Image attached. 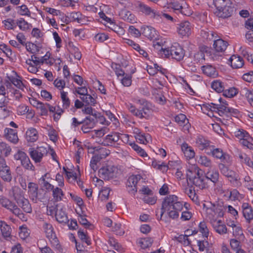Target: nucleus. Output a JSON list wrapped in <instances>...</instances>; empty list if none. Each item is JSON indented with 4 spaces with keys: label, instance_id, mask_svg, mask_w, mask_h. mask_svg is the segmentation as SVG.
I'll return each mask as SVG.
<instances>
[{
    "label": "nucleus",
    "instance_id": "nucleus-49",
    "mask_svg": "<svg viewBox=\"0 0 253 253\" xmlns=\"http://www.w3.org/2000/svg\"><path fill=\"white\" fill-rule=\"evenodd\" d=\"M61 98L63 109H67L70 105V100L67 96V92L62 91L61 92Z\"/></svg>",
    "mask_w": 253,
    "mask_h": 253
},
{
    "label": "nucleus",
    "instance_id": "nucleus-32",
    "mask_svg": "<svg viewBox=\"0 0 253 253\" xmlns=\"http://www.w3.org/2000/svg\"><path fill=\"white\" fill-rule=\"evenodd\" d=\"M198 163L201 166L208 168H212V162L211 160L205 155L200 156L197 160Z\"/></svg>",
    "mask_w": 253,
    "mask_h": 253
},
{
    "label": "nucleus",
    "instance_id": "nucleus-7",
    "mask_svg": "<svg viewBox=\"0 0 253 253\" xmlns=\"http://www.w3.org/2000/svg\"><path fill=\"white\" fill-rule=\"evenodd\" d=\"M42 227L46 237L49 239L52 245L57 249L60 248L59 241L56 236L52 225L47 222H44Z\"/></svg>",
    "mask_w": 253,
    "mask_h": 253
},
{
    "label": "nucleus",
    "instance_id": "nucleus-25",
    "mask_svg": "<svg viewBox=\"0 0 253 253\" xmlns=\"http://www.w3.org/2000/svg\"><path fill=\"white\" fill-rule=\"evenodd\" d=\"M229 62L231 67L235 69L240 68L244 64L243 59L238 55H232L229 59Z\"/></svg>",
    "mask_w": 253,
    "mask_h": 253
},
{
    "label": "nucleus",
    "instance_id": "nucleus-13",
    "mask_svg": "<svg viewBox=\"0 0 253 253\" xmlns=\"http://www.w3.org/2000/svg\"><path fill=\"white\" fill-rule=\"evenodd\" d=\"M119 133L112 132L105 136L103 139L102 144L105 146L117 147L120 143Z\"/></svg>",
    "mask_w": 253,
    "mask_h": 253
},
{
    "label": "nucleus",
    "instance_id": "nucleus-24",
    "mask_svg": "<svg viewBox=\"0 0 253 253\" xmlns=\"http://www.w3.org/2000/svg\"><path fill=\"white\" fill-rule=\"evenodd\" d=\"M228 45L227 42L221 39L214 40L213 47L217 52H223L227 48Z\"/></svg>",
    "mask_w": 253,
    "mask_h": 253
},
{
    "label": "nucleus",
    "instance_id": "nucleus-15",
    "mask_svg": "<svg viewBox=\"0 0 253 253\" xmlns=\"http://www.w3.org/2000/svg\"><path fill=\"white\" fill-rule=\"evenodd\" d=\"M192 26L187 21L181 22L177 27L178 34L182 37H188L191 33Z\"/></svg>",
    "mask_w": 253,
    "mask_h": 253
},
{
    "label": "nucleus",
    "instance_id": "nucleus-52",
    "mask_svg": "<svg viewBox=\"0 0 253 253\" xmlns=\"http://www.w3.org/2000/svg\"><path fill=\"white\" fill-rule=\"evenodd\" d=\"M2 23L4 24L5 28L7 30H13L16 26L14 20L11 18L2 21Z\"/></svg>",
    "mask_w": 253,
    "mask_h": 253
},
{
    "label": "nucleus",
    "instance_id": "nucleus-12",
    "mask_svg": "<svg viewBox=\"0 0 253 253\" xmlns=\"http://www.w3.org/2000/svg\"><path fill=\"white\" fill-rule=\"evenodd\" d=\"M207 154H211L212 156L218 159H220L223 163L230 165L231 163V157L226 153H224L221 149L213 148L211 150V152H207Z\"/></svg>",
    "mask_w": 253,
    "mask_h": 253
},
{
    "label": "nucleus",
    "instance_id": "nucleus-16",
    "mask_svg": "<svg viewBox=\"0 0 253 253\" xmlns=\"http://www.w3.org/2000/svg\"><path fill=\"white\" fill-rule=\"evenodd\" d=\"M243 216L248 223L253 220V208L248 203H243L241 206Z\"/></svg>",
    "mask_w": 253,
    "mask_h": 253
},
{
    "label": "nucleus",
    "instance_id": "nucleus-35",
    "mask_svg": "<svg viewBox=\"0 0 253 253\" xmlns=\"http://www.w3.org/2000/svg\"><path fill=\"white\" fill-rule=\"evenodd\" d=\"M203 73L208 76L215 77L217 75L216 70L211 65H206L202 66Z\"/></svg>",
    "mask_w": 253,
    "mask_h": 253
},
{
    "label": "nucleus",
    "instance_id": "nucleus-46",
    "mask_svg": "<svg viewBox=\"0 0 253 253\" xmlns=\"http://www.w3.org/2000/svg\"><path fill=\"white\" fill-rule=\"evenodd\" d=\"M225 163H220L218 165V167L220 172L225 177H227L231 174L233 173L234 171L229 169L228 167L225 165Z\"/></svg>",
    "mask_w": 253,
    "mask_h": 253
},
{
    "label": "nucleus",
    "instance_id": "nucleus-31",
    "mask_svg": "<svg viewBox=\"0 0 253 253\" xmlns=\"http://www.w3.org/2000/svg\"><path fill=\"white\" fill-rule=\"evenodd\" d=\"M175 121L180 126H183L185 129H188L190 126L189 124L188 120L187 119L186 116L183 114H180L175 117Z\"/></svg>",
    "mask_w": 253,
    "mask_h": 253
},
{
    "label": "nucleus",
    "instance_id": "nucleus-43",
    "mask_svg": "<svg viewBox=\"0 0 253 253\" xmlns=\"http://www.w3.org/2000/svg\"><path fill=\"white\" fill-rule=\"evenodd\" d=\"M0 204L2 207L10 211V210H11V208L14 204V203L6 197L3 196H0Z\"/></svg>",
    "mask_w": 253,
    "mask_h": 253
},
{
    "label": "nucleus",
    "instance_id": "nucleus-58",
    "mask_svg": "<svg viewBox=\"0 0 253 253\" xmlns=\"http://www.w3.org/2000/svg\"><path fill=\"white\" fill-rule=\"evenodd\" d=\"M78 235L80 239L83 242L86 244L87 245L91 244V241L88 237L85 234V233L80 229L78 232Z\"/></svg>",
    "mask_w": 253,
    "mask_h": 253
},
{
    "label": "nucleus",
    "instance_id": "nucleus-37",
    "mask_svg": "<svg viewBox=\"0 0 253 253\" xmlns=\"http://www.w3.org/2000/svg\"><path fill=\"white\" fill-rule=\"evenodd\" d=\"M15 74L18 78H15L14 77H7V78L8 80L11 82L13 84H14L15 86L18 87V88L23 90L25 85L22 83V82L20 80V77L18 76L16 72H15Z\"/></svg>",
    "mask_w": 253,
    "mask_h": 253
},
{
    "label": "nucleus",
    "instance_id": "nucleus-23",
    "mask_svg": "<svg viewBox=\"0 0 253 253\" xmlns=\"http://www.w3.org/2000/svg\"><path fill=\"white\" fill-rule=\"evenodd\" d=\"M141 30L142 34L148 39L150 40L156 39L157 34L154 28L151 26H144L141 27Z\"/></svg>",
    "mask_w": 253,
    "mask_h": 253
},
{
    "label": "nucleus",
    "instance_id": "nucleus-45",
    "mask_svg": "<svg viewBox=\"0 0 253 253\" xmlns=\"http://www.w3.org/2000/svg\"><path fill=\"white\" fill-rule=\"evenodd\" d=\"M102 159V155L101 154H97L94 155L91 159L90 166L91 168L94 170L95 171L98 169V166L97 165V163L100 162V161Z\"/></svg>",
    "mask_w": 253,
    "mask_h": 253
},
{
    "label": "nucleus",
    "instance_id": "nucleus-20",
    "mask_svg": "<svg viewBox=\"0 0 253 253\" xmlns=\"http://www.w3.org/2000/svg\"><path fill=\"white\" fill-rule=\"evenodd\" d=\"M209 108L211 111H215L220 115L222 116L224 114H228L229 107L225 105L216 104L214 103H211L209 105V107L206 106Z\"/></svg>",
    "mask_w": 253,
    "mask_h": 253
},
{
    "label": "nucleus",
    "instance_id": "nucleus-4",
    "mask_svg": "<svg viewBox=\"0 0 253 253\" xmlns=\"http://www.w3.org/2000/svg\"><path fill=\"white\" fill-rule=\"evenodd\" d=\"M161 52L166 57H171L172 59L177 61L181 60L185 55L184 50L178 43H175L170 47L166 48H162Z\"/></svg>",
    "mask_w": 253,
    "mask_h": 253
},
{
    "label": "nucleus",
    "instance_id": "nucleus-5",
    "mask_svg": "<svg viewBox=\"0 0 253 253\" xmlns=\"http://www.w3.org/2000/svg\"><path fill=\"white\" fill-rule=\"evenodd\" d=\"M135 8L138 12L150 17L151 18H158L159 16L158 11L150 6L144 2L137 0L135 3Z\"/></svg>",
    "mask_w": 253,
    "mask_h": 253
},
{
    "label": "nucleus",
    "instance_id": "nucleus-21",
    "mask_svg": "<svg viewBox=\"0 0 253 253\" xmlns=\"http://www.w3.org/2000/svg\"><path fill=\"white\" fill-rule=\"evenodd\" d=\"M119 15L121 19L127 22L133 23L136 22L135 15L126 9H122Z\"/></svg>",
    "mask_w": 253,
    "mask_h": 253
},
{
    "label": "nucleus",
    "instance_id": "nucleus-51",
    "mask_svg": "<svg viewBox=\"0 0 253 253\" xmlns=\"http://www.w3.org/2000/svg\"><path fill=\"white\" fill-rule=\"evenodd\" d=\"M153 242V240L151 238L147 237L141 239L139 241V244L141 247L145 249L150 247Z\"/></svg>",
    "mask_w": 253,
    "mask_h": 253
},
{
    "label": "nucleus",
    "instance_id": "nucleus-33",
    "mask_svg": "<svg viewBox=\"0 0 253 253\" xmlns=\"http://www.w3.org/2000/svg\"><path fill=\"white\" fill-rule=\"evenodd\" d=\"M240 94L248 100L250 104H252L253 102V89H249L247 87H244L241 89Z\"/></svg>",
    "mask_w": 253,
    "mask_h": 253
},
{
    "label": "nucleus",
    "instance_id": "nucleus-10",
    "mask_svg": "<svg viewBox=\"0 0 253 253\" xmlns=\"http://www.w3.org/2000/svg\"><path fill=\"white\" fill-rule=\"evenodd\" d=\"M15 160H20L21 165L26 169L34 171L35 167L32 164L27 154L20 150H18L14 155Z\"/></svg>",
    "mask_w": 253,
    "mask_h": 253
},
{
    "label": "nucleus",
    "instance_id": "nucleus-2",
    "mask_svg": "<svg viewBox=\"0 0 253 253\" xmlns=\"http://www.w3.org/2000/svg\"><path fill=\"white\" fill-rule=\"evenodd\" d=\"M178 199L174 195H170L165 197L162 204L161 218L165 212L172 219L178 218L179 212L183 209V202L179 201Z\"/></svg>",
    "mask_w": 253,
    "mask_h": 253
},
{
    "label": "nucleus",
    "instance_id": "nucleus-47",
    "mask_svg": "<svg viewBox=\"0 0 253 253\" xmlns=\"http://www.w3.org/2000/svg\"><path fill=\"white\" fill-rule=\"evenodd\" d=\"M81 100L88 105L94 106L96 103V99L89 94L80 97Z\"/></svg>",
    "mask_w": 253,
    "mask_h": 253
},
{
    "label": "nucleus",
    "instance_id": "nucleus-36",
    "mask_svg": "<svg viewBox=\"0 0 253 253\" xmlns=\"http://www.w3.org/2000/svg\"><path fill=\"white\" fill-rule=\"evenodd\" d=\"M56 220L59 223H66L68 221V217L63 209L57 210L55 213Z\"/></svg>",
    "mask_w": 253,
    "mask_h": 253
},
{
    "label": "nucleus",
    "instance_id": "nucleus-34",
    "mask_svg": "<svg viewBox=\"0 0 253 253\" xmlns=\"http://www.w3.org/2000/svg\"><path fill=\"white\" fill-rule=\"evenodd\" d=\"M7 103L0 101V119H3L9 116L10 111L7 106Z\"/></svg>",
    "mask_w": 253,
    "mask_h": 253
},
{
    "label": "nucleus",
    "instance_id": "nucleus-38",
    "mask_svg": "<svg viewBox=\"0 0 253 253\" xmlns=\"http://www.w3.org/2000/svg\"><path fill=\"white\" fill-rule=\"evenodd\" d=\"M196 144L200 149H204L210 146V142L203 136H199L196 139Z\"/></svg>",
    "mask_w": 253,
    "mask_h": 253
},
{
    "label": "nucleus",
    "instance_id": "nucleus-57",
    "mask_svg": "<svg viewBox=\"0 0 253 253\" xmlns=\"http://www.w3.org/2000/svg\"><path fill=\"white\" fill-rule=\"evenodd\" d=\"M237 90L234 87H231L227 89H224L223 92V95L228 98H231L237 94Z\"/></svg>",
    "mask_w": 253,
    "mask_h": 253
},
{
    "label": "nucleus",
    "instance_id": "nucleus-62",
    "mask_svg": "<svg viewBox=\"0 0 253 253\" xmlns=\"http://www.w3.org/2000/svg\"><path fill=\"white\" fill-rule=\"evenodd\" d=\"M28 193L29 197L31 195L35 194V193L39 189L38 185L34 182H29L28 185Z\"/></svg>",
    "mask_w": 253,
    "mask_h": 253
},
{
    "label": "nucleus",
    "instance_id": "nucleus-50",
    "mask_svg": "<svg viewBox=\"0 0 253 253\" xmlns=\"http://www.w3.org/2000/svg\"><path fill=\"white\" fill-rule=\"evenodd\" d=\"M70 18L73 21L78 23L83 24L84 18L80 12H72L70 14Z\"/></svg>",
    "mask_w": 253,
    "mask_h": 253
},
{
    "label": "nucleus",
    "instance_id": "nucleus-64",
    "mask_svg": "<svg viewBox=\"0 0 253 253\" xmlns=\"http://www.w3.org/2000/svg\"><path fill=\"white\" fill-rule=\"evenodd\" d=\"M9 211L21 219L24 217V214L22 213L20 209L14 203L11 208V210H10Z\"/></svg>",
    "mask_w": 253,
    "mask_h": 253
},
{
    "label": "nucleus",
    "instance_id": "nucleus-53",
    "mask_svg": "<svg viewBox=\"0 0 253 253\" xmlns=\"http://www.w3.org/2000/svg\"><path fill=\"white\" fill-rule=\"evenodd\" d=\"M25 46L27 50L31 53L38 52L40 50L39 46L30 42L26 43Z\"/></svg>",
    "mask_w": 253,
    "mask_h": 253
},
{
    "label": "nucleus",
    "instance_id": "nucleus-40",
    "mask_svg": "<svg viewBox=\"0 0 253 253\" xmlns=\"http://www.w3.org/2000/svg\"><path fill=\"white\" fill-rule=\"evenodd\" d=\"M211 87L213 89L218 93L223 92L225 89L224 83L221 81L217 80H214L212 82Z\"/></svg>",
    "mask_w": 253,
    "mask_h": 253
},
{
    "label": "nucleus",
    "instance_id": "nucleus-30",
    "mask_svg": "<svg viewBox=\"0 0 253 253\" xmlns=\"http://www.w3.org/2000/svg\"><path fill=\"white\" fill-rule=\"evenodd\" d=\"M10 91L11 92L9 93L7 91V95L5 96V98L3 100V103H8L12 97H14L16 100H19L22 96L21 92L17 89H12V90H10Z\"/></svg>",
    "mask_w": 253,
    "mask_h": 253
},
{
    "label": "nucleus",
    "instance_id": "nucleus-19",
    "mask_svg": "<svg viewBox=\"0 0 253 253\" xmlns=\"http://www.w3.org/2000/svg\"><path fill=\"white\" fill-rule=\"evenodd\" d=\"M4 136L6 139L10 142L15 144L18 142L19 139L17 130L11 128H5Z\"/></svg>",
    "mask_w": 253,
    "mask_h": 253
},
{
    "label": "nucleus",
    "instance_id": "nucleus-26",
    "mask_svg": "<svg viewBox=\"0 0 253 253\" xmlns=\"http://www.w3.org/2000/svg\"><path fill=\"white\" fill-rule=\"evenodd\" d=\"M210 222L215 231L218 234L222 235L227 233V228L225 224H222L221 220L210 221Z\"/></svg>",
    "mask_w": 253,
    "mask_h": 253
},
{
    "label": "nucleus",
    "instance_id": "nucleus-61",
    "mask_svg": "<svg viewBox=\"0 0 253 253\" xmlns=\"http://www.w3.org/2000/svg\"><path fill=\"white\" fill-rule=\"evenodd\" d=\"M227 197L232 201L238 200L240 193L236 189H233L232 191L227 192Z\"/></svg>",
    "mask_w": 253,
    "mask_h": 253
},
{
    "label": "nucleus",
    "instance_id": "nucleus-29",
    "mask_svg": "<svg viewBox=\"0 0 253 253\" xmlns=\"http://www.w3.org/2000/svg\"><path fill=\"white\" fill-rule=\"evenodd\" d=\"M0 230L5 239L10 238L11 228L5 222L0 220Z\"/></svg>",
    "mask_w": 253,
    "mask_h": 253
},
{
    "label": "nucleus",
    "instance_id": "nucleus-42",
    "mask_svg": "<svg viewBox=\"0 0 253 253\" xmlns=\"http://www.w3.org/2000/svg\"><path fill=\"white\" fill-rule=\"evenodd\" d=\"M52 191V196L55 201L59 202L62 200V198L64 196V193L61 188L56 187L54 188Z\"/></svg>",
    "mask_w": 253,
    "mask_h": 253
},
{
    "label": "nucleus",
    "instance_id": "nucleus-55",
    "mask_svg": "<svg viewBox=\"0 0 253 253\" xmlns=\"http://www.w3.org/2000/svg\"><path fill=\"white\" fill-rule=\"evenodd\" d=\"M234 134L237 138L240 139V141L245 138H250L249 134L246 130L242 129L235 131Z\"/></svg>",
    "mask_w": 253,
    "mask_h": 253
},
{
    "label": "nucleus",
    "instance_id": "nucleus-60",
    "mask_svg": "<svg viewBox=\"0 0 253 253\" xmlns=\"http://www.w3.org/2000/svg\"><path fill=\"white\" fill-rule=\"evenodd\" d=\"M17 8L19 9L18 11V13L23 16H30L31 15V12L28 8L26 5H22L20 6H18Z\"/></svg>",
    "mask_w": 253,
    "mask_h": 253
},
{
    "label": "nucleus",
    "instance_id": "nucleus-22",
    "mask_svg": "<svg viewBox=\"0 0 253 253\" xmlns=\"http://www.w3.org/2000/svg\"><path fill=\"white\" fill-rule=\"evenodd\" d=\"M186 3L183 1L179 2L177 0L171 2L170 7L175 10H178L182 14L185 15H189L190 12H187V9L185 7Z\"/></svg>",
    "mask_w": 253,
    "mask_h": 253
},
{
    "label": "nucleus",
    "instance_id": "nucleus-11",
    "mask_svg": "<svg viewBox=\"0 0 253 253\" xmlns=\"http://www.w3.org/2000/svg\"><path fill=\"white\" fill-rule=\"evenodd\" d=\"M117 168L111 165H108L99 170V176L105 180H109L117 176Z\"/></svg>",
    "mask_w": 253,
    "mask_h": 253
},
{
    "label": "nucleus",
    "instance_id": "nucleus-59",
    "mask_svg": "<svg viewBox=\"0 0 253 253\" xmlns=\"http://www.w3.org/2000/svg\"><path fill=\"white\" fill-rule=\"evenodd\" d=\"M230 3V0H213L216 9L221 8Z\"/></svg>",
    "mask_w": 253,
    "mask_h": 253
},
{
    "label": "nucleus",
    "instance_id": "nucleus-39",
    "mask_svg": "<svg viewBox=\"0 0 253 253\" xmlns=\"http://www.w3.org/2000/svg\"><path fill=\"white\" fill-rule=\"evenodd\" d=\"M11 150V148L8 144L0 141V152L1 154L7 157L10 154Z\"/></svg>",
    "mask_w": 253,
    "mask_h": 253
},
{
    "label": "nucleus",
    "instance_id": "nucleus-6",
    "mask_svg": "<svg viewBox=\"0 0 253 253\" xmlns=\"http://www.w3.org/2000/svg\"><path fill=\"white\" fill-rule=\"evenodd\" d=\"M0 177L3 181L8 183L12 179V173L10 167L6 164L4 158L0 155Z\"/></svg>",
    "mask_w": 253,
    "mask_h": 253
},
{
    "label": "nucleus",
    "instance_id": "nucleus-44",
    "mask_svg": "<svg viewBox=\"0 0 253 253\" xmlns=\"http://www.w3.org/2000/svg\"><path fill=\"white\" fill-rule=\"evenodd\" d=\"M187 182H188V184L190 186V188L187 189L186 190V192L187 193L189 197L193 202L196 203L198 201V196H197V195L195 193V189H196L197 190H198L199 189H197V188H194V187H192L191 184L188 183V181H187Z\"/></svg>",
    "mask_w": 253,
    "mask_h": 253
},
{
    "label": "nucleus",
    "instance_id": "nucleus-41",
    "mask_svg": "<svg viewBox=\"0 0 253 253\" xmlns=\"http://www.w3.org/2000/svg\"><path fill=\"white\" fill-rule=\"evenodd\" d=\"M16 25H17L20 30L26 31L32 28V26L31 24L28 23L24 18H20L17 20Z\"/></svg>",
    "mask_w": 253,
    "mask_h": 253
},
{
    "label": "nucleus",
    "instance_id": "nucleus-17",
    "mask_svg": "<svg viewBox=\"0 0 253 253\" xmlns=\"http://www.w3.org/2000/svg\"><path fill=\"white\" fill-rule=\"evenodd\" d=\"M233 13V7L226 5L223 6L221 8L216 9L214 12L216 16L222 18H227L230 17Z\"/></svg>",
    "mask_w": 253,
    "mask_h": 253
},
{
    "label": "nucleus",
    "instance_id": "nucleus-14",
    "mask_svg": "<svg viewBox=\"0 0 253 253\" xmlns=\"http://www.w3.org/2000/svg\"><path fill=\"white\" fill-rule=\"evenodd\" d=\"M13 198L17 204L22 208L23 211L27 213H31L32 211L31 205L29 201L25 199L24 196L21 194L14 193L13 194Z\"/></svg>",
    "mask_w": 253,
    "mask_h": 253
},
{
    "label": "nucleus",
    "instance_id": "nucleus-28",
    "mask_svg": "<svg viewBox=\"0 0 253 253\" xmlns=\"http://www.w3.org/2000/svg\"><path fill=\"white\" fill-rule=\"evenodd\" d=\"M39 137L38 132L36 129L33 127L28 128L26 132V138L28 142H34Z\"/></svg>",
    "mask_w": 253,
    "mask_h": 253
},
{
    "label": "nucleus",
    "instance_id": "nucleus-1",
    "mask_svg": "<svg viewBox=\"0 0 253 253\" xmlns=\"http://www.w3.org/2000/svg\"><path fill=\"white\" fill-rule=\"evenodd\" d=\"M200 169L198 168H194L187 170L186 176L188 183L192 187L197 189L203 190L208 187L207 180H210L214 184L219 180V172L214 169H208L205 175L201 173Z\"/></svg>",
    "mask_w": 253,
    "mask_h": 253
},
{
    "label": "nucleus",
    "instance_id": "nucleus-3",
    "mask_svg": "<svg viewBox=\"0 0 253 253\" xmlns=\"http://www.w3.org/2000/svg\"><path fill=\"white\" fill-rule=\"evenodd\" d=\"M211 206L207 207L204 204L203 207L206 209L207 218L210 221L216 220L218 217L223 216L224 211L225 209L223 204L221 202H217L214 204L210 203Z\"/></svg>",
    "mask_w": 253,
    "mask_h": 253
},
{
    "label": "nucleus",
    "instance_id": "nucleus-63",
    "mask_svg": "<svg viewBox=\"0 0 253 253\" xmlns=\"http://www.w3.org/2000/svg\"><path fill=\"white\" fill-rule=\"evenodd\" d=\"M199 231L201 232L203 236L208 237L209 235V230L205 222H201L199 225Z\"/></svg>",
    "mask_w": 253,
    "mask_h": 253
},
{
    "label": "nucleus",
    "instance_id": "nucleus-48",
    "mask_svg": "<svg viewBox=\"0 0 253 253\" xmlns=\"http://www.w3.org/2000/svg\"><path fill=\"white\" fill-rule=\"evenodd\" d=\"M30 199L35 203H37L38 201L43 202L44 199V195L41 192L39 189L35 193V194L31 195L30 197Z\"/></svg>",
    "mask_w": 253,
    "mask_h": 253
},
{
    "label": "nucleus",
    "instance_id": "nucleus-27",
    "mask_svg": "<svg viewBox=\"0 0 253 253\" xmlns=\"http://www.w3.org/2000/svg\"><path fill=\"white\" fill-rule=\"evenodd\" d=\"M181 149L187 159H191L195 157V153L194 149L186 142H184L181 145Z\"/></svg>",
    "mask_w": 253,
    "mask_h": 253
},
{
    "label": "nucleus",
    "instance_id": "nucleus-9",
    "mask_svg": "<svg viewBox=\"0 0 253 253\" xmlns=\"http://www.w3.org/2000/svg\"><path fill=\"white\" fill-rule=\"evenodd\" d=\"M142 177L140 175H132L130 176L126 182V188L127 192L132 196H135L137 191V184Z\"/></svg>",
    "mask_w": 253,
    "mask_h": 253
},
{
    "label": "nucleus",
    "instance_id": "nucleus-54",
    "mask_svg": "<svg viewBox=\"0 0 253 253\" xmlns=\"http://www.w3.org/2000/svg\"><path fill=\"white\" fill-rule=\"evenodd\" d=\"M215 35H216V33L211 31L202 30L201 31V35L202 36V37L204 39H206L209 40H212L215 37Z\"/></svg>",
    "mask_w": 253,
    "mask_h": 253
},
{
    "label": "nucleus",
    "instance_id": "nucleus-56",
    "mask_svg": "<svg viewBox=\"0 0 253 253\" xmlns=\"http://www.w3.org/2000/svg\"><path fill=\"white\" fill-rule=\"evenodd\" d=\"M129 145L133 150L137 152V153L141 157H145L147 156V154L146 152L135 143H129Z\"/></svg>",
    "mask_w": 253,
    "mask_h": 253
},
{
    "label": "nucleus",
    "instance_id": "nucleus-8",
    "mask_svg": "<svg viewBox=\"0 0 253 253\" xmlns=\"http://www.w3.org/2000/svg\"><path fill=\"white\" fill-rule=\"evenodd\" d=\"M49 147H39L36 149L30 148L29 155L36 163L42 161V158L47 155L49 152Z\"/></svg>",
    "mask_w": 253,
    "mask_h": 253
},
{
    "label": "nucleus",
    "instance_id": "nucleus-18",
    "mask_svg": "<svg viewBox=\"0 0 253 253\" xmlns=\"http://www.w3.org/2000/svg\"><path fill=\"white\" fill-rule=\"evenodd\" d=\"M153 113V110L151 107V105L146 104L141 110H139L138 118L148 120L152 118Z\"/></svg>",
    "mask_w": 253,
    "mask_h": 253
}]
</instances>
